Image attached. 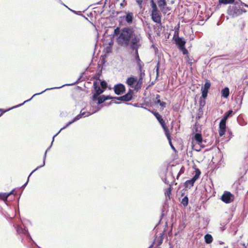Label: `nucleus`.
Returning a JSON list of instances; mask_svg holds the SVG:
<instances>
[{
  "label": "nucleus",
  "mask_w": 248,
  "mask_h": 248,
  "mask_svg": "<svg viewBox=\"0 0 248 248\" xmlns=\"http://www.w3.org/2000/svg\"><path fill=\"white\" fill-rule=\"evenodd\" d=\"M59 1H60V0H58Z\"/></svg>",
  "instance_id": "nucleus-63"
},
{
  "label": "nucleus",
  "mask_w": 248,
  "mask_h": 248,
  "mask_svg": "<svg viewBox=\"0 0 248 248\" xmlns=\"http://www.w3.org/2000/svg\"><path fill=\"white\" fill-rule=\"evenodd\" d=\"M205 241L207 244H210L213 241V237L210 234H206L204 236Z\"/></svg>",
  "instance_id": "nucleus-27"
},
{
  "label": "nucleus",
  "mask_w": 248,
  "mask_h": 248,
  "mask_svg": "<svg viewBox=\"0 0 248 248\" xmlns=\"http://www.w3.org/2000/svg\"><path fill=\"white\" fill-rule=\"evenodd\" d=\"M201 174V171L199 169H197L195 170V174L194 176L190 180H187L185 183V186L186 188H190L193 186L195 181L199 178Z\"/></svg>",
  "instance_id": "nucleus-6"
},
{
  "label": "nucleus",
  "mask_w": 248,
  "mask_h": 248,
  "mask_svg": "<svg viewBox=\"0 0 248 248\" xmlns=\"http://www.w3.org/2000/svg\"><path fill=\"white\" fill-rule=\"evenodd\" d=\"M156 75H157V76L158 75V74H159V63H157V65L156 67Z\"/></svg>",
  "instance_id": "nucleus-47"
},
{
  "label": "nucleus",
  "mask_w": 248,
  "mask_h": 248,
  "mask_svg": "<svg viewBox=\"0 0 248 248\" xmlns=\"http://www.w3.org/2000/svg\"><path fill=\"white\" fill-rule=\"evenodd\" d=\"M224 248H228V246H225L224 247Z\"/></svg>",
  "instance_id": "nucleus-57"
},
{
  "label": "nucleus",
  "mask_w": 248,
  "mask_h": 248,
  "mask_svg": "<svg viewBox=\"0 0 248 248\" xmlns=\"http://www.w3.org/2000/svg\"><path fill=\"white\" fill-rule=\"evenodd\" d=\"M163 181L166 183H168V182H167V179L166 178H164V179H163Z\"/></svg>",
  "instance_id": "nucleus-51"
},
{
  "label": "nucleus",
  "mask_w": 248,
  "mask_h": 248,
  "mask_svg": "<svg viewBox=\"0 0 248 248\" xmlns=\"http://www.w3.org/2000/svg\"><path fill=\"white\" fill-rule=\"evenodd\" d=\"M111 99H114V100H120L122 101H124V96H120V97H112V98Z\"/></svg>",
  "instance_id": "nucleus-41"
},
{
  "label": "nucleus",
  "mask_w": 248,
  "mask_h": 248,
  "mask_svg": "<svg viewBox=\"0 0 248 248\" xmlns=\"http://www.w3.org/2000/svg\"><path fill=\"white\" fill-rule=\"evenodd\" d=\"M125 5H126V3L124 4V1L123 2L121 3V4H120L121 6H122V7H124Z\"/></svg>",
  "instance_id": "nucleus-50"
},
{
  "label": "nucleus",
  "mask_w": 248,
  "mask_h": 248,
  "mask_svg": "<svg viewBox=\"0 0 248 248\" xmlns=\"http://www.w3.org/2000/svg\"><path fill=\"white\" fill-rule=\"evenodd\" d=\"M169 140V141L170 144V146H171V148H172L173 150H175V148H174V147L172 145V143H171V140Z\"/></svg>",
  "instance_id": "nucleus-49"
},
{
  "label": "nucleus",
  "mask_w": 248,
  "mask_h": 248,
  "mask_svg": "<svg viewBox=\"0 0 248 248\" xmlns=\"http://www.w3.org/2000/svg\"><path fill=\"white\" fill-rule=\"evenodd\" d=\"M16 232L18 234H23L27 237L31 238V236L28 230L23 228L20 225L17 226Z\"/></svg>",
  "instance_id": "nucleus-15"
},
{
  "label": "nucleus",
  "mask_w": 248,
  "mask_h": 248,
  "mask_svg": "<svg viewBox=\"0 0 248 248\" xmlns=\"http://www.w3.org/2000/svg\"><path fill=\"white\" fill-rule=\"evenodd\" d=\"M179 49L182 51L184 54H187L188 53V50L186 48L185 46L180 48Z\"/></svg>",
  "instance_id": "nucleus-44"
},
{
  "label": "nucleus",
  "mask_w": 248,
  "mask_h": 248,
  "mask_svg": "<svg viewBox=\"0 0 248 248\" xmlns=\"http://www.w3.org/2000/svg\"><path fill=\"white\" fill-rule=\"evenodd\" d=\"M202 114H203L202 109V110H200L199 109V112L198 113L197 116L196 117V118L200 119L202 115Z\"/></svg>",
  "instance_id": "nucleus-43"
},
{
  "label": "nucleus",
  "mask_w": 248,
  "mask_h": 248,
  "mask_svg": "<svg viewBox=\"0 0 248 248\" xmlns=\"http://www.w3.org/2000/svg\"><path fill=\"white\" fill-rule=\"evenodd\" d=\"M204 147L205 145L204 144H193V149L197 152H200L202 148Z\"/></svg>",
  "instance_id": "nucleus-23"
},
{
  "label": "nucleus",
  "mask_w": 248,
  "mask_h": 248,
  "mask_svg": "<svg viewBox=\"0 0 248 248\" xmlns=\"http://www.w3.org/2000/svg\"><path fill=\"white\" fill-rule=\"evenodd\" d=\"M226 122L221 120L219 124V135L220 137L223 136L226 131Z\"/></svg>",
  "instance_id": "nucleus-12"
},
{
  "label": "nucleus",
  "mask_w": 248,
  "mask_h": 248,
  "mask_svg": "<svg viewBox=\"0 0 248 248\" xmlns=\"http://www.w3.org/2000/svg\"><path fill=\"white\" fill-rule=\"evenodd\" d=\"M230 94L229 89L228 87H225L221 90V95L224 98H227Z\"/></svg>",
  "instance_id": "nucleus-22"
},
{
  "label": "nucleus",
  "mask_w": 248,
  "mask_h": 248,
  "mask_svg": "<svg viewBox=\"0 0 248 248\" xmlns=\"http://www.w3.org/2000/svg\"><path fill=\"white\" fill-rule=\"evenodd\" d=\"M244 246L245 247V248H247V247H248V245L247 246H245V244H244Z\"/></svg>",
  "instance_id": "nucleus-56"
},
{
  "label": "nucleus",
  "mask_w": 248,
  "mask_h": 248,
  "mask_svg": "<svg viewBox=\"0 0 248 248\" xmlns=\"http://www.w3.org/2000/svg\"><path fill=\"white\" fill-rule=\"evenodd\" d=\"M175 34L173 36V38H174V41L175 42L176 44L178 46L179 48L183 47L185 46V45L186 42L185 40L183 37H180L178 36L175 38Z\"/></svg>",
  "instance_id": "nucleus-9"
},
{
  "label": "nucleus",
  "mask_w": 248,
  "mask_h": 248,
  "mask_svg": "<svg viewBox=\"0 0 248 248\" xmlns=\"http://www.w3.org/2000/svg\"><path fill=\"white\" fill-rule=\"evenodd\" d=\"M233 113V111L232 110H229L227 112H226L224 116L222 118L221 120H224L225 121H227L228 118L232 115Z\"/></svg>",
  "instance_id": "nucleus-24"
},
{
  "label": "nucleus",
  "mask_w": 248,
  "mask_h": 248,
  "mask_svg": "<svg viewBox=\"0 0 248 248\" xmlns=\"http://www.w3.org/2000/svg\"><path fill=\"white\" fill-rule=\"evenodd\" d=\"M10 195V193H1L0 194V198L6 202L8 197Z\"/></svg>",
  "instance_id": "nucleus-29"
},
{
  "label": "nucleus",
  "mask_w": 248,
  "mask_h": 248,
  "mask_svg": "<svg viewBox=\"0 0 248 248\" xmlns=\"http://www.w3.org/2000/svg\"><path fill=\"white\" fill-rule=\"evenodd\" d=\"M99 76H100V74H98V76H97V78L99 80H100L99 79Z\"/></svg>",
  "instance_id": "nucleus-54"
},
{
  "label": "nucleus",
  "mask_w": 248,
  "mask_h": 248,
  "mask_svg": "<svg viewBox=\"0 0 248 248\" xmlns=\"http://www.w3.org/2000/svg\"><path fill=\"white\" fill-rule=\"evenodd\" d=\"M125 91V86L123 84L120 83L114 86V91L117 95L123 94Z\"/></svg>",
  "instance_id": "nucleus-8"
},
{
  "label": "nucleus",
  "mask_w": 248,
  "mask_h": 248,
  "mask_svg": "<svg viewBox=\"0 0 248 248\" xmlns=\"http://www.w3.org/2000/svg\"><path fill=\"white\" fill-rule=\"evenodd\" d=\"M199 105H200L199 110H202V108L205 105V99H202V97H200Z\"/></svg>",
  "instance_id": "nucleus-34"
},
{
  "label": "nucleus",
  "mask_w": 248,
  "mask_h": 248,
  "mask_svg": "<svg viewBox=\"0 0 248 248\" xmlns=\"http://www.w3.org/2000/svg\"><path fill=\"white\" fill-rule=\"evenodd\" d=\"M125 15L121 16L120 18L125 22V25H131L134 22L135 16L134 13L130 11H124Z\"/></svg>",
  "instance_id": "nucleus-5"
},
{
  "label": "nucleus",
  "mask_w": 248,
  "mask_h": 248,
  "mask_svg": "<svg viewBox=\"0 0 248 248\" xmlns=\"http://www.w3.org/2000/svg\"><path fill=\"white\" fill-rule=\"evenodd\" d=\"M112 97L109 95L105 96L104 95L100 96L97 99V104L100 105L103 102H104L106 100L108 99H111Z\"/></svg>",
  "instance_id": "nucleus-18"
},
{
  "label": "nucleus",
  "mask_w": 248,
  "mask_h": 248,
  "mask_svg": "<svg viewBox=\"0 0 248 248\" xmlns=\"http://www.w3.org/2000/svg\"><path fill=\"white\" fill-rule=\"evenodd\" d=\"M210 86H211V83H210V81H207L205 83L204 86L202 87L201 91H206V92H208V90L210 89Z\"/></svg>",
  "instance_id": "nucleus-25"
},
{
  "label": "nucleus",
  "mask_w": 248,
  "mask_h": 248,
  "mask_svg": "<svg viewBox=\"0 0 248 248\" xmlns=\"http://www.w3.org/2000/svg\"><path fill=\"white\" fill-rule=\"evenodd\" d=\"M74 84H64V85H63L60 87H53V88H47L46 89H45V90H44L43 91H42V92L41 93H35L34 94L30 99H28V100H27L26 101H25L23 103H21L20 104H19L18 105H16V106H14L13 107H12L11 108H10L9 109H7V110H3L2 109H1L0 108V112H1L0 114V116H1L3 113L6 112V111H8V110H10L13 108H17V107H19L22 105H23L24 104H25V103L28 102V101H30L31 100V99L34 97L36 95H39L40 94H42L43 93H44V92H45L46 91H48V90H53V89H60V88H62V87L65 86H69V85H73Z\"/></svg>",
  "instance_id": "nucleus-3"
},
{
  "label": "nucleus",
  "mask_w": 248,
  "mask_h": 248,
  "mask_svg": "<svg viewBox=\"0 0 248 248\" xmlns=\"http://www.w3.org/2000/svg\"><path fill=\"white\" fill-rule=\"evenodd\" d=\"M234 195L229 191H225L221 196V200L226 203H230L233 201Z\"/></svg>",
  "instance_id": "nucleus-7"
},
{
  "label": "nucleus",
  "mask_w": 248,
  "mask_h": 248,
  "mask_svg": "<svg viewBox=\"0 0 248 248\" xmlns=\"http://www.w3.org/2000/svg\"><path fill=\"white\" fill-rule=\"evenodd\" d=\"M218 243H219V244L220 245H222L223 244H224V242H222V241H218Z\"/></svg>",
  "instance_id": "nucleus-52"
},
{
  "label": "nucleus",
  "mask_w": 248,
  "mask_h": 248,
  "mask_svg": "<svg viewBox=\"0 0 248 248\" xmlns=\"http://www.w3.org/2000/svg\"><path fill=\"white\" fill-rule=\"evenodd\" d=\"M71 11L74 12V10H72V9H70Z\"/></svg>",
  "instance_id": "nucleus-59"
},
{
  "label": "nucleus",
  "mask_w": 248,
  "mask_h": 248,
  "mask_svg": "<svg viewBox=\"0 0 248 248\" xmlns=\"http://www.w3.org/2000/svg\"><path fill=\"white\" fill-rule=\"evenodd\" d=\"M153 244H152L151 246H150L148 248H153Z\"/></svg>",
  "instance_id": "nucleus-53"
},
{
  "label": "nucleus",
  "mask_w": 248,
  "mask_h": 248,
  "mask_svg": "<svg viewBox=\"0 0 248 248\" xmlns=\"http://www.w3.org/2000/svg\"><path fill=\"white\" fill-rule=\"evenodd\" d=\"M245 6L248 7V5L241 1H236L234 5L230 6L227 10V13L230 16L233 17H236L242 14L243 12L246 13V11L245 9L241 8V6Z\"/></svg>",
  "instance_id": "nucleus-2"
},
{
  "label": "nucleus",
  "mask_w": 248,
  "mask_h": 248,
  "mask_svg": "<svg viewBox=\"0 0 248 248\" xmlns=\"http://www.w3.org/2000/svg\"><path fill=\"white\" fill-rule=\"evenodd\" d=\"M133 91L132 89H129L127 94H129L130 96H132Z\"/></svg>",
  "instance_id": "nucleus-46"
},
{
  "label": "nucleus",
  "mask_w": 248,
  "mask_h": 248,
  "mask_svg": "<svg viewBox=\"0 0 248 248\" xmlns=\"http://www.w3.org/2000/svg\"><path fill=\"white\" fill-rule=\"evenodd\" d=\"M14 190H12L11 192H10L9 193H10V195L13 194Z\"/></svg>",
  "instance_id": "nucleus-55"
},
{
  "label": "nucleus",
  "mask_w": 248,
  "mask_h": 248,
  "mask_svg": "<svg viewBox=\"0 0 248 248\" xmlns=\"http://www.w3.org/2000/svg\"><path fill=\"white\" fill-rule=\"evenodd\" d=\"M152 19L155 23L161 24V16L158 11L152 12Z\"/></svg>",
  "instance_id": "nucleus-11"
},
{
  "label": "nucleus",
  "mask_w": 248,
  "mask_h": 248,
  "mask_svg": "<svg viewBox=\"0 0 248 248\" xmlns=\"http://www.w3.org/2000/svg\"><path fill=\"white\" fill-rule=\"evenodd\" d=\"M50 147H49L46 150V152L45 153V155H44V159H43V165H41V166H38L37 167L35 170H34L29 175V176H28V180L27 181V182L24 184L23 186H22V187L24 188L27 185L28 183V181H29V177H30V176L34 172H35L36 170H37L38 169H39V168L43 167L45 166V160H46V154H47V152L50 150Z\"/></svg>",
  "instance_id": "nucleus-10"
},
{
  "label": "nucleus",
  "mask_w": 248,
  "mask_h": 248,
  "mask_svg": "<svg viewBox=\"0 0 248 248\" xmlns=\"http://www.w3.org/2000/svg\"><path fill=\"white\" fill-rule=\"evenodd\" d=\"M100 85L102 87V89H103L104 90H105L107 87V83L104 80L101 81L100 82Z\"/></svg>",
  "instance_id": "nucleus-39"
},
{
  "label": "nucleus",
  "mask_w": 248,
  "mask_h": 248,
  "mask_svg": "<svg viewBox=\"0 0 248 248\" xmlns=\"http://www.w3.org/2000/svg\"><path fill=\"white\" fill-rule=\"evenodd\" d=\"M171 187L170 186L165 192V196L166 197H169L170 199V195L171 194Z\"/></svg>",
  "instance_id": "nucleus-37"
},
{
  "label": "nucleus",
  "mask_w": 248,
  "mask_h": 248,
  "mask_svg": "<svg viewBox=\"0 0 248 248\" xmlns=\"http://www.w3.org/2000/svg\"><path fill=\"white\" fill-rule=\"evenodd\" d=\"M245 162L247 164H248V156H247L245 158ZM248 170V164H246V165H245L244 166L243 172L244 173V174H245Z\"/></svg>",
  "instance_id": "nucleus-36"
},
{
  "label": "nucleus",
  "mask_w": 248,
  "mask_h": 248,
  "mask_svg": "<svg viewBox=\"0 0 248 248\" xmlns=\"http://www.w3.org/2000/svg\"><path fill=\"white\" fill-rule=\"evenodd\" d=\"M136 1L139 5H141L142 3L143 0H136Z\"/></svg>",
  "instance_id": "nucleus-48"
},
{
  "label": "nucleus",
  "mask_w": 248,
  "mask_h": 248,
  "mask_svg": "<svg viewBox=\"0 0 248 248\" xmlns=\"http://www.w3.org/2000/svg\"><path fill=\"white\" fill-rule=\"evenodd\" d=\"M71 11L74 12V10H72V9H70Z\"/></svg>",
  "instance_id": "nucleus-60"
},
{
  "label": "nucleus",
  "mask_w": 248,
  "mask_h": 248,
  "mask_svg": "<svg viewBox=\"0 0 248 248\" xmlns=\"http://www.w3.org/2000/svg\"><path fill=\"white\" fill-rule=\"evenodd\" d=\"M71 11L74 12V10H72V9H70Z\"/></svg>",
  "instance_id": "nucleus-58"
},
{
  "label": "nucleus",
  "mask_w": 248,
  "mask_h": 248,
  "mask_svg": "<svg viewBox=\"0 0 248 248\" xmlns=\"http://www.w3.org/2000/svg\"><path fill=\"white\" fill-rule=\"evenodd\" d=\"M159 97H160V96L159 95H157L156 96V99H157V101H156V103L157 104H159V105L163 108V109L166 107V103L165 102H162L161 101V100L159 99Z\"/></svg>",
  "instance_id": "nucleus-31"
},
{
  "label": "nucleus",
  "mask_w": 248,
  "mask_h": 248,
  "mask_svg": "<svg viewBox=\"0 0 248 248\" xmlns=\"http://www.w3.org/2000/svg\"><path fill=\"white\" fill-rule=\"evenodd\" d=\"M137 83L134 86V90L138 91L140 90L143 84V79H141V78H139L137 81H136Z\"/></svg>",
  "instance_id": "nucleus-20"
},
{
  "label": "nucleus",
  "mask_w": 248,
  "mask_h": 248,
  "mask_svg": "<svg viewBox=\"0 0 248 248\" xmlns=\"http://www.w3.org/2000/svg\"><path fill=\"white\" fill-rule=\"evenodd\" d=\"M151 7L152 8V12L158 11L156 3L154 2V0H151Z\"/></svg>",
  "instance_id": "nucleus-35"
},
{
  "label": "nucleus",
  "mask_w": 248,
  "mask_h": 248,
  "mask_svg": "<svg viewBox=\"0 0 248 248\" xmlns=\"http://www.w3.org/2000/svg\"><path fill=\"white\" fill-rule=\"evenodd\" d=\"M219 4H227L233 3L235 0H218Z\"/></svg>",
  "instance_id": "nucleus-32"
},
{
  "label": "nucleus",
  "mask_w": 248,
  "mask_h": 248,
  "mask_svg": "<svg viewBox=\"0 0 248 248\" xmlns=\"http://www.w3.org/2000/svg\"><path fill=\"white\" fill-rule=\"evenodd\" d=\"M202 95L201 97H202V99H205L207 96V94H208V92H206V91H202Z\"/></svg>",
  "instance_id": "nucleus-40"
},
{
  "label": "nucleus",
  "mask_w": 248,
  "mask_h": 248,
  "mask_svg": "<svg viewBox=\"0 0 248 248\" xmlns=\"http://www.w3.org/2000/svg\"><path fill=\"white\" fill-rule=\"evenodd\" d=\"M157 1L158 6L160 7L161 10H162V9L167 5L165 0H157Z\"/></svg>",
  "instance_id": "nucleus-28"
},
{
  "label": "nucleus",
  "mask_w": 248,
  "mask_h": 248,
  "mask_svg": "<svg viewBox=\"0 0 248 248\" xmlns=\"http://www.w3.org/2000/svg\"><path fill=\"white\" fill-rule=\"evenodd\" d=\"M184 167H182L181 170H180V171L178 174L177 177H178L181 173H184Z\"/></svg>",
  "instance_id": "nucleus-45"
},
{
  "label": "nucleus",
  "mask_w": 248,
  "mask_h": 248,
  "mask_svg": "<svg viewBox=\"0 0 248 248\" xmlns=\"http://www.w3.org/2000/svg\"><path fill=\"white\" fill-rule=\"evenodd\" d=\"M163 241V239L161 237H159L157 238H156L153 244H155L156 245V246L158 247L162 243Z\"/></svg>",
  "instance_id": "nucleus-30"
},
{
  "label": "nucleus",
  "mask_w": 248,
  "mask_h": 248,
  "mask_svg": "<svg viewBox=\"0 0 248 248\" xmlns=\"http://www.w3.org/2000/svg\"><path fill=\"white\" fill-rule=\"evenodd\" d=\"M78 117H75L72 121L69 122L64 127H63L62 128L60 131L56 134H55L53 137V139H52V142H51V145L49 146L50 147V148L52 146V145L53 144V142L54 140V138L56 136H57L60 132L63 129H65L66 128H67L68 126H69L70 124H72L73 123H74V122L77 121L78 120Z\"/></svg>",
  "instance_id": "nucleus-13"
},
{
  "label": "nucleus",
  "mask_w": 248,
  "mask_h": 248,
  "mask_svg": "<svg viewBox=\"0 0 248 248\" xmlns=\"http://www.w3.org/2000/svg\"><path fill=\"white\" fill-rule=\"evenodd\" d=\"M217 25H219V23H217Z\"/></svg>",
  "instance_id": "nucleus-62"
},
{
  "label": "nucleus",
  "mask_w": 248,
  "mask_h": 248,
  "mask_svg": "<svg viewBox=\"0 0 248 248\" xmlns=\"http://www.w3.org/2000/svg\"><path fill=\"white\" fill-rule=\"evenodd\" d=\"M237 120L239 124L242 126L245 125L247 124V123L242 116H238Z\"/></svg>",
  "instance_id": "nucleus-26"
},
{
  "label": "nucleus",
  "mask_w": 248,
  "mask_h": 248,
  "mask_svg": "<svg viewBox=\"0 0 248 248\" xmlns=\"http://www.w3.org/2000/svg\"><path fill=\"white\" fill-rule=\"evenodd\" d=\"M84 108L82 109L81 111H80V114H79L76 117H78V120H79L80 119H81L82 117H87V116H89L90 115H91L92 114L91 113H90V112H82V110L84 109ZM98 110H95L94 111V112H93L92 113H95L96 112H97Z\"/></svg>",
  "instance_id": "nucleus-19"
},
{
  "label": "nucleus",
  "mask_w": 248,
  "mask_h": 248,
  "mask_svg": "<svg viewBox=\"0 0 248 248\" xmlns=\"http://www.w3.org/2000/svg\"><path fill=\"white\" fill-rule=\"evenodd\" d=\"M153 114L154 115V116L155 117L156 119L158 120V122L161 124V126L162 127L165 134L167 137L168 140H170V133L169 132V130L168 128L166 125V124L165 123L164 120L163 119L162 116L159 114L158 112L155 111L152 112Z\"/></svg>",
  "instance_id": "nucleus-4"
},
{
  "label": "nucleus",
  "mask_w": 248,
  "mask_h": 248,
  "mask_svg": "<svg viewBox=\"0 0 248 248\" xmlns=\"http://www.w3.org/2000/svg\"><path fill=\"white\" fill-rule=\"evenodd\" d=\"M137 80V77L131 76L127 79L126 83L130 87L134 89V84L136 82Z\"/></svg>",
  "instance_id": "nucleus-14"
},
{
  "label": "nucleus",
  "mask_w": 248,
  "mask_h": 248,
  "mask_svg": "<svg viewBox=\"0 0 248 248\" xmlns=\"http://www.w3.org/2000/svg\"><path fill=\"white\" fill-rule=\"evenodd\" d=\"M98 96H99V95H98L96 93H94L93 94V96H92V100H93V101H94V102L97 101V99L98 98Z\"/></svg>",
  "instance_id": "nucleus-42"
},
{
  "label": "nucleus",
  "mask_w": 248,
  "mask_h": 248,
  "mask_svg": "<svg viewBox=\"0 0 248 248\" xmlns=\"http://www.w3.org/2000/svg\"><path fill=\"white\" fill-rule=\"evenodd\" d=\"M93 88L95 91V93L98 95L101 94L104 91L103 89L101 88L99 86V83L97 81H94L93 84Z\"/></svg>",
  "instance_id": "nucleus-17"
},
{
  "label": "nucleus",
  "mask_w": 248,
  "mask_h": 248,
  "mask_svg": "<svg viewBox=\"0 0 248 248\" xmlns=\"http://www.w3.org/2000/svg\"><path fill=\"white\" fill-rule=\"evenodd\" d=\"M181 203L183 205L184 207H186L188 205V198L187 196H186L182 199Z\"/></svg>",
  "instance_id": "nucleus-33"
},
{
  "label": "nucleus",
  "mask_w": 248,
  "mask_h": 248,
  "mask_svg": "<svg viewBox=\"0 0 248 248\" xmlns=\"http://www.w3.org/2000/svg\"><path fill=\"white\" fill-rule=\"evenodd\" d=\"M162 212H163V211ZM163 215H164V213H162V216H163Z\"/></svg>",
  "instance_id": "nucleus-61"
},
{
  "label": "nucleus",
  "mask_w": 248,
  "mask_h": 248,
  "mask_svg": "<svg viewBox=\"0 0 248 248\" xmlns=\"http://www.w3.org/2000/svg\"><path fill=\"white\" fill-rule=\"evenodd\" d=\"M124 101H129L132 99V96H130L129 94H125L123 95Z\"/></svg>",
  "instance_id": "nucleus-38"
},
{
  "label": "nucleus",
  "mask_w": 248,
  "mask_h": 248,
  "mask_svg": "<svg viewBox=\"0 0 248 248\" xmlns=\"http://www.w3.org/2000/svg\"><path fill=\"white\" fill-rule=\"evenodd\" d=\"M196 143L197 144H202V137L200 133H196L194 135V140L192 141V144Z\"/></svg>",
  "instance_id": "nucleus-16"
},
{
  "label": "nucleus",
  "mask_w": 248,
  "mask_h": 248,
  "mask_svg": "<svg viewBox=\"0 0 248 248\" xmlns=\"http://www.w3.org/2000/svg\"><path fill=\"white\" fill-rule=\"evenodd\" d=\"M114 35L117 36L116 42L119 46L124 47L129 46L130 48L134 51V56L138 66H144L138 53V49L142 44L141 34L136 32L132 27L127 26L122 29L117 27L114 31Z\"/></svg>",
  "instance_id": "nucleus-1"
},
{
  "label": "nucleus",
  "mask_w": 248,
  "mask_h": 248,
  "mask_svg": "<svg viewBox=\"0 0 248 248\" xmlns=\"http://www.w3.org/2000/svg\"><path fill=\"white\" fill-rule=\"evenodd\" d=\"M138 67V71H139V78H141V79H143V78L145 76V70L143 69L144 66H140Z\"/></svg>",
  "instance_id": "nucleus-21"
}]
</instances>
